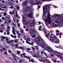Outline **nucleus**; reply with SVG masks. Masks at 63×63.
Masks as SVG:
<instances>
[{
  "instance_id": "obj_50",
  "label": "nucleus",
  "mask_w": 63,
  "mask_h": 63,
  "mask_svg": "<svg viewBox=\"0 0 63 63\" xmlns=\"http://www.w3.org/2000/svg\"><path fill=\"white\" fill-rule=\"evenodd\" d=\"M44 31V34H47V31Z\"/></svg>"
},
{
  "instance_id": "obj_9",
  "label": "nucleus",
  "mask_w": 63,
  "mask_h": 63,
  "mask_svg": "<svg viewBox=\"0 0 63 63\" xmlns=\"http://www.w3.org/2000/svg\"><path fill=\"white\" fill-rule=\"evenodd\" d=\"M57 20L58 21V23L59 24H61L62 23V21L61 20V19L60 18H59L57 19Z\"/></svg>"
},
{
  "instance_id": "obj_23",
  "label": "nucleus",
  "mask_w": 63,
  "mask_h": 63,
  "mask_svg": "<svg viewBox=\"0 0 63 63\" xmlns=\"http://www.w3.org/2000/svg\"><path fill=\"white\" fill-rule=\"evenodd\" d=\"M50 35V33H49L48 35H46V37H47V38H48V37H49V35Z\"/></svg>"
},
{
  "instance_id": "obj_52",
  "label": "nucleus",
  "mask_w": 63,
  "mask_h": 63,
  "mask_svg": "<svg viewBox=\"0 0 63 63\" xmlns=\"http://www.w3.org/2000/svg\"><path fill=\"white\" fill-rule=\"evenodd\" d=\"M1 26H3V27H4L5 26V25L4 24H2L1 25Z\"/></svg>"
},
{
  "instance_id": "obj_11",
  "label": "nucleus",
  "mask_w": 63,
  "mask_h": 63,
  "mask_svg": "<svg viewBox=\"0 0 63 63\" xmlns=\"http://www.w3.org/2000/svg\"><path fill=\"white\" fill-rule=\"evenodd\" d=\"M30 33L31 34H35V31L33 29H31Z\"/></svg>"
},
{
  "instance_id": "obj_42",
  "label": "nucleus",
  "mask_w": 63,
  "mask_h": 63,
  "mask_svg": "<svg viewBox=\"0 0 63 63\" xmlns=\"http://www.w3.org/2000/svg\"><path fill=\"white\" fill-rule=\"evenodd\" d=\"M27 49L28 50H31V48H27Z\"/></svg>"
},
{
  "instance_id": "obj_40",
  "label": "nucleus",
  "mask_w": 63,
  "mask_h": 63,
  "mask_svg": "<svg viewBox=\"0 0 63 63\" xmlns=\"http://www.w3.org/2000/svg\"><path fill=\"white\" fill-rule=\"evenodd\" d=\"M35 47L36 48L37 50H38V47L36 46Z\"/></svg>"
},
{
  "instance_id": "obj_5",
  "label": "nucleus",
  "mask_w": 63,
  "mask_h": 63,
  "mask_svg": "<svg viewBox=\"0 0 63 63\" xmlns=\"http://www.w3.org/2000/svg\"><path fill=\"white\" fill-rule=\"evenodd\" d=\"M24 57H26V58L27 59H29V61H31V62H34V60L33 59H31V60H30V58L29 57H27L26 56H24Z\"/></svg>"
},
{
  "instance_id": "obj_41",
  "label": "nucleus",
  "mask_w": 63,
  "mask_h": 63,
  "mask_svg": "<svg viewBox=\"0 0 63 63\" xmlns=\"http://www.w3.org/2000/svg\"><path fill=\"white\" fill-rule=\"evenodd\" d=\"M26 43H27V44H29V45L31 44V43H29L28 42V41H27L26 42Z\"/></svg>"
},
{
  "instance_id": "obj_47",
  "label": "nucleus",
  "mask_w": 63,
  "mask_h": 63,
  "mask_svg": "<svg viewBox=\"0 0 63 63\" xmlns=\"http://www.w3.org/2000/svg\"><path fill=\"white\" fill-rule=\"evenodd\" d=\"M9 4V3H8V2H6L5 3V5H8V4Z\"/></svg>"
},
{
  "instance_id": "obj_30",
  "label": "nucleus",
  "mask_w": 63,
  "mask_h": 63,
  "mask_svg": "<svg viewBox=\"0 0 63 63\" xmlns=\"http://www.w3.org/2000/svg\"><path fill=\"white\" fill-rule=\"evenodd\" d=\"M12 14L13 15H14V14H15V11L13 10L12 11Z\"/></svg>"
},
{
  "instance_id": "obj_7",
  "label": "nucleus",
  "mask_w": 63,
  "mask_h": 63,
  "mask_svg": "<svg viewBox=\"0 0 63 63\" xmlns=\"http://www.w3.org/2000/svg\"><path fill=\"white\" fill-rule=\"evenodd\" d=\"M39 60L40 61H41V62H44V63H48H48H50V61L48 62V61H46L45 60H40V59H39Z\"/></svg>"
},
{
  "instance_id": "obj_29",
  "label": "nucleus",
  "mask_w": 63,
  "mask_h": 63,
  "mask_svg": "<svg viewBox=\"0 0 63 63\" xmlns=\"http://www.w3.org/2000/svg\"><path fill=\"white\" fill-rule=\"evenodd\" d=\"M20 31L21 32V33H23V30L21 29L20 30Z\"/></svg>"
},
{
  "instance_id": "obj_51",
  "label": "nucleus",
  "mask_w": 63,
  "mask_h": 63,
  "mask_svg": "<svg viewBox=\"0 0 63 63\" xmlns=\"http://www.w3.org/2000/svg\"><path fill=\"white\" fill-rule=\"evenodd\" d=\"M9 8H11V9H13V6H12L10 7Z\"/></svg>"
},
{
  "instance_id": "obj_48",
  "label": "nucleus",
  "mask_w": 63,
  "mask_h": 63,
  "mask_svg": "<svg viewBox=\"0 0 63 63\" xmlns=\"http://www.w3.org/2000/svg\"><path fill=\"white\" fill-rule=\"evenodd\" d=\"M15 46L16 47H17L18 46V44H16L15 45Z\"/></svg>"
},
{
  "instance_id": "obj_20",
  "label": "nucleus",
  "mask_w": 63,
  "mask_h": 63,
  "mask_svg": "<svg viewBox=\"0 0 63 63\" xmlns=\"http://www.w3.org/2000/svg\"><path fill=\"white\" fill-rule=\"evenodd\" d=\"M25 17H23L22 22H25Z\"/></svg>"
},
{
  "instance_id": "obj_43",
  "label": "nucleus",
  "mask_w": 63,
  "mask_h": 63,
  "mask_svg": "<svg viewBox=\"0 0 63 63\" xmlns=\"http://www.w3.org/2000/svg\"><path fill=\"white\" fill-rule=\"evenodd\" d=\"M37 57H41V56H40V55H39V54L37 55Z\"/></svg>"
},
{
  "instance_id": "obj_27",
  "label": "nucleus",
  "mask_w": 63,
  "mask_h": 63,
  "mask_svg": "<svg viewBox=\"0 0 63 63\" xmlns=\"http://www.w3.org/2000/svg\"><path fill=\"white\" fill-rule=\"evenodd\" d=\"M4 54L6 55H7V51L6 52H4Z\"/></svg>"
},
{
  "instance_id": "obj_62",
  "label": "nucleus",
  "mask_w": 63,
  "mask_h": 63,
  "mask_svg": "<svg viewBox=\"0 0 63 63\" xmlns=\"http://www.w3.org/2000/svg\"><path fill=\"white\" fill-rule=\"evenodd\" d=\"M0 32H1V33H3V31L2 30H0Z\"/></svg>"
},
{
  "instance_id": "obj_64",
  "label": "nucleus",
  "mask_w": 63,
  "mask_h": 63,
  "mask_svg": "<svg viewBox=\"0 0 63 63\" xmlns=\"http://www.w3.org/2000/svg\"><path fill=\"white\" fill-rule=\"evenodd\" d=\"M11 45L12 46H15V44H12Z\"/></svg>"
},
{
  "instance_id": "obj_37",
  "label": "nucleus",
  "mask_w": 63,
  "mask_h": 63,
  "mask_svg": "<svg viewBox=\"0 0 63 63\" xmlns=\"http://www.w3.org/2000/svg\"><path fill=\"white\" fill-rule=\"evenodd\" d=\"M2 8H6L7 7L6 6H4L1 7Z\"/></svg>"
},
{
  "instance_id": "obj_8",
  "label": "nucleus",
  "mask_w": 63,
  "mask_h": 63,
  "mask_svg": "<svg viewBox=\"0 0 63 63\" xmlns=\"http://www.w3.org/2000/svg\"><path fill=\"white\" fill-rule=\"evenodd\" d=\"M34 20H31L30 21V24L31 25V26H32L33 25H34Z\"/></svg>"
},
{
  "instance_id": "obj_34",
  "label": "nucleus",
  "mask_w": 63,
  "mask_h": 63,
  "mask_svg": "<svg viewBox=\"0 0 63 63\" xmlns=\"http://www.w3.org/2000/svg\"><path fill=\"white\" fill-rule=\"evenodd\" d=\"M61 20H62L63 23V17H62L61 18H60Z\"/></svg>"
},
{
  "instance_id": "obj_14",
  "label": "nucleus",
  "mask_w": 63,
  "mask_h": 63,
  "mask_svg": "<svg viewBox=\"0 0 63 63\" xmlns=\"http://www.w3.org/2000/svg\"><path fill=\"white\" fill-rule=\"evenodd\" d=\"M27 3H28V2H27L25 1L23 2V6H25L26 5H27Z\"/></svg>"
},
{
  "instance_id": "obj_31",
  "label": "nucleus",
  "mask_w": 63,
  "mask_h": 63,
  "mask_svg": "<svg viewBox=\"0 0 63 63\" xmlns=\"http://www.w3.org/2000/svg\"><path fill=\"white\" fill-rule=\"evenodd\" d=\"M50 57H54L55 56L53 54H51L50 55Z\"/></svg>"
},
{
  "instance_id": "obj_49",
  "label": "nucleus",
  "mask_w": 63,
  "mask_h": 63,
  "mask_svg": "<svg viewBox=\"0 0 63 63\" xmlns=\"http://www.w3.org/2000/svg\"><path fill=\"white\" fill-rule=\"evenodd\" d=\"M59 48H61V49H63V48L61 46L59 47Z\"/></svg>"
},
{
  "instance_id": "obj_28",
  "label": "nucleus",
  "mask_w": 63,
  "mask_h": 63,
  "mask_svg": "<svg viewBox=\"0 0 63 63\" xmlns=\"http://www.w3.org/2000/svg\"><path fill=\"white\" fill-rule=\"evenodd\" d=\"M33 57H37V55H33Z\"/></svg>"
},
{
  "instance_id": "obj_59",
  "label": "nucleus",
  "mask_w": 63,
  "mask_h": 63,
  "mask_svg": "<svg viewBox=\"0 0 63 63\" xmlns=\"http://www.w3.org/2000/svg\"><path fill=\"white\" fill-rule=\"evenodd\" d=\"M43 30L44 31H46V29H45V28H43Z\"/></svg>"
},
{
  "instance_id": "obj_45",
  "label": "nucleus",
  "mask_w": 63,
  "mask_h": 63,
  "mask_svg": "<svg viewBox=\"0 0 63 63\" xmlns=\"http://www.w3.org/2000/svg\"><path fill=\"white\" fill-rule=\"evenodd\" d=\"M33 44H34V42H32L31 43V44L30 45H33Z\"/></svg>"
},
{
  "instance_id": "obj_10",
  "label": "nucleus",
  "mask_w": 63,
  "mask_h": 63,
  "mask_svg": "<svg viewBox=\"0 0 63 63\" xmlns=\"http://www.w3.org/2000/svg\"><path fill=\"white\" fill-rule=\"evenodd\" d=\"M30 7L27 6L25 8V11L26 12H27V11H28L30 10Z\"/></svg>"
},
{
  "instance_id": "obj_19",
  "label": "nucleus",
  "mask_w": 63,
  "mask_h": 63,
  "mask_svg": "<svg viewBox=\"0 0 63 63\" xmlns=\"http://www.w3.org/2000/svg\"><path fill=\"white\" fill-rule=\"evenodd\" d=\"M22 35H21V34H20V33H19V34H18V38H20L21 37V36H22Z\"/></svg>"
},
{
  "instance_id": "obj_53",
  "label": "nucleus",
  "mask_w": 63,
  "mask_h": 63,
  "mask_svg": "<svg viewBox=\"0 0 63 63\" xmlns=\"http://www.w3.org/2000/svg\"><path fill=\"white\" fill-rule=\"evenodd\" d=\"M17 25L19 27L20 26V24L19 23H18L17 24Z\"/></svg>"
},
{
  "instance_id": "obj_35",
  "label": "nucleus",
  "mask_w": 63,
  "mask_h": 63,
  "mask_svg": "<svg viewBox=\"0 0 63 63\" xmlns=\"http://www.w3.org/2000/svg\"><path fill=\"white\" fill-rule=\"evenodd\" d=\"M16 18H13V20H14V22H15L16 21Z\"/></svg>"
},
{
  "instance_id": "obj_21",
  "label": "nucleus",
  "mask_w": 63,
  "mask_h": 63,
  "mask_svg": "<svg viewBox=\"0 0 63 63\" xmlns=\"http://www.w3.org/2000/svg\"><path fill=\"white\" fill-rule=\"evenodd\" d=\"M24 61L23 60H20L19 61V62L20 63H22V62H24Z\"/></svg>"
},
{
  "instance_id": "obj_17",
  "label": "nucleus",
  "mask_w": 63,
  "mask_h": 63,
  "mask_svg": "<svg viewBox=\"0 0 63 63\" xmlns=\"http://www.w3.org/2000/svg\"><path fill=\"white\" fill-rule=\"evenodd\" d=\"M16 9L17 11H19V10H20V7L18 6H16Z\"/></svg>"
},
{
  "instance_id": "obj_22",
  "label": "nucleus",
  "mask_w": 63,
  "mask_h": 63,
  "mask_svg": "<svg viewBox=\"0 0 63 63\" xmlns=\"http://www.w3.org/2000/svg\"><path fill=\"white\" fill-rule=\"evenodd\" d=\"M18 39H15L14 40V42L15 43H17V41H18Z\"/></svg>"
},
{
  "instance_id": "obj_24",
  "label": "nucleus",
  "mask_w": 63,
  "mask_h": 63,
  "mask_svg": "<svg viewBox=\"0 0 63 63\" xmlns=\"http://www.w3.org/2000/svg\"><path fill=\"white\" fill-rule=\"evenodd\" d=\"M16 51L18 52V53H17L16 54H18V55H19V53H20V51Z\"/></svg>"
},
{
  "instance_id": "obj_32",
  "label": "nucleus",
  "mask_w": 63,
  "mask_h": 63,
  "mask_svg": "<svg viewBox=\"0 0 63 63\" xmlns=\"http://www.w3.org/2000/svg\"><path fill=\"white\" fill-rule=\"evenodd\" d=\"M32 48L33 50H35V48L33 47H32Z\"/></svg>"
},
{
  "instance_id": "obj_2",
  "label": "nucleus",
  "mask_w": 63,
  "mask_h": 63,
  "mask_svg": "<svg viewBox=\"0 0 63 63\" xmlns=\"http://www.w3.org/2000/svg\"><path fill=\"white\" fill-rule=\"evenodd\" d=\"M50 5L47 4L45 5V6L43 7V16H45V21L46 22L48 23L49 24L51 23V17H50V13L49 12H47V9L48 8L49 6H50Z\"/></svg>"
},
{
  "instance_id": "obj_16",
  "label": "nucleus",
  "mask_w": 63,
  "mask_h": 63,
  "mask_svg": "<svg viewBox=\"0 0 63 63\" xmlns=\"http://www.w3.org/2000/svg\"><path fill=\"white\" fill-rule=\"evenodd\" d=\"M59 16V15L57 14H54V15H53V16H51L52 17H56V16Z\"/></svg>"
},
{
  "instance_id": "obj_38",
  "label": "nucleus",
  "mask_w": 63,
  "mask_h": 63,
  "mask_svg": "<svg viewBox=\"0 0 63 63\" xmlns=\"http://www.w3.org/2000/svg\"><path fill=\"white\" fill-rule=\"evenodd\" d=\"M40 3V1H37V5L39 4Z\"/></svg>"
},
{
  "instance_id": "obj_58",
  "label": "nucleus",
  "mask_w": 63,
  "mask_h": 63,
  "mask_svg": "<svg viewBox=\"0 0 63 63\" xmlns=\"http://www.w3.org/2000/svg\"><path fill=\"white\" fill-rule=\"evenodd\" d=\"M59 32V30H57L56 31V32H57V33H58V32Z\"/></svg>"
},
{
  "instance_id": "obj_46",
  "label": "nucleus",
  "mask_w": 63,
  "mask_h": 63,
  "mask_svg": "<svg viewBox=\"0 0 63 63\" xmlns=\"http://www.w3.org/2000/svg\"><path fill=\"white\" fill-rule=\"evenodd\" d=\"M27 39L29 41H30L31 40H30V38H27Z\"/></svg>"
},
{
  "instance_id": "obj_3",
  "label": "nucleus",
  "mask_w": 63,
  "mask_h": 63,
  "mask_svg": "<svg viewBox=\"0 0 63 63\" xmlns=\"http://www.w3.org/2000/svg\"><path fill=\"white\" fill-rule=\"evenodd\" d=\"M56 38V37L55 36L54 34L52 33L51 36L50 37V40L51 42H52L59 44L60 43V40H59V39H57L56 41H54V39Z\"/></svg>"
},
{
  "instance_id": "obj_60",
  "label": "nucleus",
  "mask_w": 63,
  "mask_h": 63,
  "mask_svg": "<svg viewBox=\"0 0 63 63\" xmlns=\"http://www.w3.org/2000/svg\"><path fill=\"white\" fill-rule=\"evenodd\" d=\"M28 29L27 28L26 29V31H28Z\"/></svg>"
},
{
  "instance_id": "obj_26",
  "label": "nucleus",
  "mask_w": 63,
  "mask_h": 63,
  "mask_svg": "<svg viewBox=\"0 0 63 63\" xmlns=\"http://www.w3.org/2000/svg\"><path fill=\"white\" fill-rule=\"evenodd\" d=\"M31 36H32V37L33 38H35V36H36V35H31Z\"/></svg>"
},
{
  "instance_id": "obj_54",
  "label": "nucleus",
  "mask_w": 63,
  "mask_h": 63,
  "mask_svg": "<svg viewBox=\"0 0 63 63\" xmlns=\"http://www.w3.org/2000/svg\"><path fill=\"white\" fill-rule=\"evenodd\" d=\"M10 41V43H12V42H14V40H13Z\"/></svg>"
},
{
  "instance_id": "obj_12",
  "label": "nucleus",
  "mask_w": 63,
  "mask_h": 63,
  "mask_svg": "<svg viewBox=\"0 0 63 63\" xmlns=\"http://www.w3.org/2000/svg\"><path fill=\"white\" fill-rule=\"evenodd\" d=\"M15 32H16V30H15V28L13 27V28L12 32L14 35H15L16 34V33Z\"/></svg>"
},
{
  "instance_id": "obj_15",
  "label": "nucleus",
  "mask_w": 63,
  "mask_h": 63,
  "mask_svg": "<svg viewBox=\"0 0 63 63\" xmlns=\"http://www.w3.org/2000/svg\"><path fill=\"white\" fill-rule=\"evenodd\" d=\"M52 60L53 61V62H54V63H56V62H60V61H56V60L55 59L53 60V59H52Z\"/></svg>"
},
{
  "instance_id": "obj_55",
  "label": "nucleus",
  "mask_w": 63,
  "mask_h": 63,
  "mask_svg": "<svg viewBox=\"0 0 63 63\" xmlns=\"http://www.w3.org/2000/svg\"><path fill=\"white\" fill-rule=\"evenodd\" d=\"M2 19L3 20H5V19H4V17H2Z\"/></svg>"
},
{
  "instance_id": "obj_33",
  "label": "nucleus",
  "mask_w": 63,
  "mask_h": 63,
  "mask_svg": "<svg viewBox=\"0 0 63 63\" xmlns=\"http://www.w3.org/2000/svg\"><path fill=\"white\" fill-rule=\"evenodd\" d=\"M7 43L8 44H11V42H10V41H7Z\"/></svg>"
},
{
  "instance_id": "obj_63",
  "label": "nucleus",
  "mask_w": 63,
  "mask_h": 63,
  "mask_svg": "<svg viewBox=\"0 0 63 63\" xmlns=\"http://www.w3.org/2000/svg\"><path fill=\"white\" fill-rule=\"evenodd\" d=\"M9 34H10V32H8L7 33V35H9Z\"/></svg>"
},
{
  "instance_id": "obj_56",
  "label": "nucleus",
  "mask_w": 63,
  "mask_h": 63,
  "mask_svg": "<svg viewBox=\"0 0 63 63\" xmlns=\"http://www.w3.org/2000/svg\"><path fill=\"white\" fill-rule=\"evenodd\" d=\"M8 52H9V53H11V50H8Z\"/></svg>"
},
{
  "instance_id": "obj_44",
  "label": "nucleus",
  "mask_w": 63,
  "mask_h": 63,
  "mask_svg": "<svg viewBox=\"0 0 63 63\" xmlns=\"http://www.w3.org/2000/svg\"><path fill=\"white\" fill-rule=\"evenodd\" d=\"M12 56H14V58H16V56H15V55L13 54H12Z\"/></svg>"
},
{
  "instance_id": "obj_25",
  "label": "nucleus",
  "mask_w": 63,
  "mask_h": 63,
  "mask_svg": "<svg viewBox=\"0 0 63 63\" xmlns=\"http://www.w3.org/2000/svg\"><path fill=\"white\" fill-rule=\"evenodd\" d=\"M5 37L2 36V39H1V40L2 41H3V40L5 39Z\"/></svg>"
},
{
  "instance_id": "obj_61",
  "label": "nucleus",
  "mask_w": 63,
  "mask_h": 63,
  "mask_svg": "<svg viewBox=\"0 0 63 63\" xmlns=\"http://www.w3.org/2000/svg\"><path fill=\"white\" fill-rule=\"evenodd\" d=\"M22 54V55H25V54L24 53L23 54Z\"/></svg>"
},
{
  "instance_id": "obj_1",
  "label": "nucleus",
  "mask_w": 63,
  "mask_h": 63,
  "mask_svg": "<svg viewBox=\"0 0 63 63\" xmlns=\"http://www.w3.org/2000/svg\"><path fill=\"white\" fill-rule=\"evenodd\" d=\"M42 39L40 36H38L34 40L35 42L37 45H40L41 47L42 48H43L44 49L46 50H47V51L50 52L52 54H54V55H56L61 60L63 59V54H62L61 53H59V52L52 50L51 48L46 44L45 42L41 44H40L41 40H42Z\"/></svg>"
},
{
  "instance_id": "obj_6",
  "label": "nucleus",
  "mask_w": 63,
  "mask_h": 63,
  "mask_svg": "<svg viewBox=\"0 0 63 63\" xmlns=\"http://www.w3.org/2000/svg\"><path fill=\"white\" fill-rule=\"evenodd\" d=\"M37 0H29L30 2L32 4H34L36 3V1Z\"/></svg>"
},
{
  "instance_id": "obj_4",
  "label": "nucleus",
  "mask_w": 63,
  "mask_h": 63,
  "mask_svg": "<svg viewBox=\"0 0 63 63\" xmlns=\"http://www.w3.org/2000/svg\"><path fill=\"white\" fill-rule=\"evenodd\" d=\"M27 16L30 17V18L32 19L33 18V15H32V12H30V13L27 15Z\"/></svg>"
},
{
  "instance_id": "obj_57",
  "label": "nucleus",
  "mask_w": 63,
  "mask_h": 63,
  "mask_svg": "<svg viewBox=\"0 0 63 63\" xmlns=\"http://www.w3.org/2000/svg\"><path fill=\"white\" fill-rule=\"evenodd\" d=\"M10 31V30L9 29H8V30H7L6 31V32H9Z\"/></svg>"
},
{
  "instance_id": "obj_39",
  "label": "nucleus",
  "mask_w": 63,
  "mask_h": 63,
  "mask_svg": "<svg viewBox=\"0 0 63 63\" xmlns=\"http://www.w3.org/2000/svg\"><path fill=\"white\" fill-rule=\"evenodd\" d=\"M2 49L3 50V51H5V50H6V49H5V48H3Z\"/></svg>"
},
{
  "instance_id": "obj_18",
  "label": "nucleus",
  "mask_w": 63,
  "mask_h": 63,
  "mask_svg": "<svg viewBox=\"0 0 63 63\" xmlns=\"http://www.w3.org/2000/svg\"><path fill=\"white\" fill-rule=\"evenodd\" d=\"M11 37H12L13 38H16V35H15L14 36L13 35H11Z\"/></svg>"
},
{
  "instance_id": "obj_13",
  "label": "nucleus",
  "mask_w": 63,
  "mask_h": 63,
  "mask_svg": "<svg viewBox=\"0 0 63 63\" xmlns=\"http://www.w3.org/2000/svg\"><path fill=\"white\" fill-rule=\"evenodd\" d=\"M52 26L54 27H56L57 26V25L55 24L54 23H52Z\"/></svg>"
},
{
  "instance_id": "obj_36",
  "label": "nucleus",
  "mask_w": 63,
  "mask_h": 63,
  "mask_svg": "<svg viewBox=\"0 0 63 63\" xmlns=\"http://www.w3.org/2000/svg\"><path fill=\"white\" fill-rule=\"evenodd\" d=\"M7 15V14L6 13H4L3 14V15L4 16H6Z\"/></svg>"
}]
</instances>
